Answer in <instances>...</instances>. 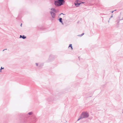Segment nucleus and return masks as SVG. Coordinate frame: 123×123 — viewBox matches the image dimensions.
Segmentation results:
<instances>
[{"instance_id":"22","label":"nucleus","mask_w":123,"mask_h":123,"mask_svg":"<svg viewBox=\"0 0 123 123\" xmlns=\"http://www.w3.org/2000/svg\"><path fill=\"white\" fill-rule=\"evenodd\" d=\"M80 3H81H81H84V2H80Z\"/></svg>"},{"instance_id":"9","label":"nucleus","mask_w":123,"mask_h":123,"mask_svg":"<svg viewBox=\"0 0 123 123\" xmlns=\"http://www.w3.org/2000/svg\"><path fill=\"white\" fill-rule=\"evenodd\" d=\"M58 20L59 21V22H60L61 23L62 25H63V23L62 21V18H59L58 19Z\"/></svg>"},{"instance_id":"17","label":"nucleus","mask_w":123,"mask_h":123,"mask_svg":"<svg viewBox=\"0 0 123 123\" xmlns=\"http://www.w3.org/2000/svg\"><path fill=\"white\" fill-rule=\"evenodd\" d=\"M112 17H113V15H112L111 16V17L109 18V19H111V18H112Z\"/></svg>"},{"instance_id":"21","label":"nucleus","mask_w":123,"mask_h":123,"mask_svg":"<svg viewBox=\"0 0 123 123\" xmlns=\"http://www.w3.org/2000/svg\"><path fill=\"white\" fill-rule=\"evenodd\" d=\"M6 49H4V50H3V51H4L5 50H6Z\"/></svg>"},{"instance_id":"16","label":"nucleus","mask_w":123,"mask_h":123,"mask_svg":"<svg viewBox=\"0 0 123 123\" xmlns=\"http://www.w3.org/2000/svg\"><path fill=\"white\" fill-rule=\"evenodd\" d=\"M123 18L122 19H120L119 20H118V21H117V23H119V22H120V20H123Z\"/></svg>"},{"instance_id":"18","label":"nucleus","mask_w":123,"mask_h":123,"mask_svg":"<svg viewBox=\"0 0 123 123\" xmlns=\"http://www.w3.org/2000/svg\"><path fill=\"white\" fill-rule=\"evenodd\" d=\"M116 10H115L114 11H112V12H111L112 13H113L114 11H116Z\"/></svg>"},{"instance_id":"1","label":"nucleus","mask_w":123,"mask_h":123,"mask_svg":"<svg viewBox=\"0 0 123 123\" xmlns=\"http://www.w3.org/2000/svg\"><path fill=\"white\" fill-rule=\"evenodd\" d=\"M89 116V114L87 112H83L81 114L80 117L79 118L77 121H79L80 119H83L84 118H87Z\"/></svg>"},{"instance_id":"19","label":"nucleus","mask_w":123,"mask_h":123,"mask_svg":"<svg viewBox=\"0 0 123 123\" xmlns=\"http://www.w3.org/2000/svg\"><path fill=\"white\" fill-rule=\"evenodd\" d=\"M61 14H62L63 15H65V14H63V13H61L59 14V15H60Z\"/></svg>"},{"instance_id":"10","label":"nucleus","mask_w":123,"mask_h":123,"mask_svg":"<svg viewBox=\"0 0 123 123\" xmlns=\"http://www.w3.org/2000/svg\"><path fill=\"white\" fill-rule=\"evenodd\" d=\"M50 10H51L53 12H54L56 13V10L54 8H51L50 9Z\"/></svg>"},{"instance_id":"23","label":"nucleus","mask_w":123,"mask_h":123,"mask_svg":"<svg viewBox=\"0 0 123 123\" xmlns=\"http://www.w3.org/2000/svg\"><path fill=\"white\" fill-rule=\"evenodd\" d=\"M22 23H21L20 24V26H22Z\"/></svg>"},{"instance_id":"3","label":"nucleus","mask_w":123,"mask_h":123,"mask_svg":"<svg viewBox=\"0 0 123 123\" xmlns=\"http://www.w3.org/2000/svg\"><path fill=\"white\" fill-rule=\"evenodd\" d=\"M54 4L56 6H61L58 0H54Z\"/></svg>"},{"instance_id":"8","label":"nucleus","mask_w":123,"mask_h":123,"mask_svg":"<svg viewBox=\"0 0 123 123\" xmlns=\"http://www.w3.org/2000/svg\"><path fill=\"white\" fill-rule=\"evenodd\" d=\"M37 120V118L36 117H34L33 119H31V122L33 123H35Z\"/></svg>"},{"instance_id":"20","label":"nucleus","mask_w":123,"mask_h":123,"mask_svg":"<svg viewBox=\"0 0 123 123\" xmlns=\"http://www.w3.org/2000/svg\"><path fill=\"white\" fill-rule=\"evenodd\" d=\"M20 38H22V36L21 35H20Z\"/></svg>"},{"instance_id":"24","label":"nucleus","mask_w":123,"mask_h":123,"mask_svg":"<svg viewBox=\"0 0 123 123\" xmlns=\"http://www.w3.org/2000/svg\"><path fill=\"white\" fill-rule=\"evenodd\" d=\"M109 22V21H108V22Z\"/></svg>"},{"instance_id":"4","label":"nucleus","mask_w":123,"mask_h":123,"mask_svg":"<svg viewBox=\"0 0 123 123\" xmlns=\"http://www.w3.org/2000/svg\"><path fill=\"white\" fill-rule=\"evenodd\" d=\"M33 114L32 112H31L28 113L27 114H25V117L27 118L29 117V115H31Z\"/></svg>"},{"instance_id":"13","label":"nucleus","mask_w":123,"mask_h":123,"mask_svg":"<svg viewBox=\"0 0 123 123\" xmlns=\"http://www.w3.org/2000/svg\"><path fill=\"white\" fill-rule=\"evenodd\" d=\"M23 39H25L26 38V37L24 35H23L22 36V38Z\"/></svg>"},{"instance_id":"15","label":"nucleus","mask_w":123,"mask_h":123,"mask_svg":"<svg viewBox=\"0 0 123 123\" xmlns=\"http://www.w3.org/2000/svg\"><path fill=\"white\" fill-rule=\"evenodd\" d=\"M4 67L2 68V67H1V68L0 69V72H1V69H4Z\"/></svg>"},{"instance_id":"5","label":"nucleus","mask_w":123,"mask_h":123,"mask_svg":"<svg viewBox=\"0 0 123 123\" xmlns=\"http://www.w3.org/2000/svg\"><path fill=\"white\" fill-rule=\"evenodd\" d=\"M54 99V97L53 96H51L48 98L47 99V100L48 101H50L53 100Z\"/></svg>"},{"instance_id":"2","label":"nucleus","mask_w":123,"mask_h":123,"mask_svg":"<svg viewBox=\"0 0 123 123\" xmlns=\"http://www.w3.org/2000/svg\"><path fill=\"white\" fill-rule=\"evenodd\" d=\"M55 13L52 11H50V12L51 15L53 18H55L56 14Z\"/></svg>"},{"instance_id":"12","label":"nucleus","mask_w":123,"mask_h":123,"mask_svg":"<svg viewBox=\"0 0 123 123\" xmlns=\"http://www.w3.org/2000/svg\"><path fill=\"white\" fill-rule=\"evenodd\" d=\"M36 65L37 66H38V67H40V66H41V65L40 64H39V65L37 63H36Z\"/></svg>"},{"instance_id":"7","label":"nucleus","mask_w":123,"mask_h":123,"mask_svg":"<svg viewBox=\"0 0 123 123\" xmlns=\"http://www.w3.org/2000/svg\"><path fill=\"white\" fill-rule=\"evenodd\" d=\"M80 4H81V3H80V2H78V0H77V1H76L74 2V4L76 6H79Z\"/></svg>"},{"instance_id":"6","label":"nucleus","mask_w":123,"mask_h":123,"mask_svg":"<svg viewBox=\"0 0 123 123\" xmlns=\"http://www.w3.org/2000/svg\"><path fill=\"white\" fill-rule=\"evenodd\" d=\"M58 0L59 2V4H60V5L61 6L63 5L65 2L64 0Z\"/></svg>"},{"instance_id":"14","label":"nucleus","mask_w":123,"mask_h":123,"mask_svg":"<svg viewBox=\"0 0 123 123\" xmlns=\"http://www.w3.org/2000/svg\"><path fill=\"white\" fill-rule=\"evenodd\" d=\"M84 34V33H83L82 34H81L80 35H78V36H80V37H81Z\"/></svg>"},{"instance_id":"11","label":"nucleus","mask_w":123,"mask_h":123,"mask_svg":"<svg viewBox=\"0 0 123 123\" xmlns=\"http://www.w3.org/2000/svg\"><path fill=\"white\" fill-rule=\"evenodd\" d=\"M72 45V44H70L69 45L68 47H70L71 49L72 50L73 49V48Z\"/></svg>"}]
</instances>
